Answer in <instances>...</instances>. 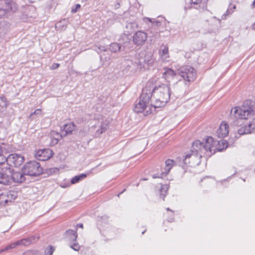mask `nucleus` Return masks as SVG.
<instances>
[{"label": "nucleus", "mask_w": 255, "mask_h": 255, "mask_svg": "<svg viewBox=\"0 0 255 255\" xmlns=\"http://www.w3.org/2000/svg\"><path fill=\"white\" fill-rule=\"evenodd\" d=\"M162 74V77L167 82H170L176 76V72L170 68H166Z\"/></svg>", "instance_id": "nucleus-14"}, {"label": "nucleus", "mask_w": 255, "mask_h": 255, "mask_svg": "<svg viewBox=\"0 0 255 255\" xmlns=\"http://www.w3.org/2000/svg\"><path fill=\"white\" fill-rule=\"evenodd\" d=\"M62 24V21H59L56 23L55 28L57 30H63L66 29V26Z\"/></svg>", "instance_id": "nucleus-33"}, {"label": "nucleus", "mask_w": 255, "mask_h": 255, "mask_svg": "<svg viewBox=\"0 0 255 255\" xmlns=\"http://www.w3.org/2000/svg\"><path fill=\"white\" fill-rule=\"evenodd\" d=\"M7 11L6 9L0 8V18H2L6 15Z\"/></svg>", "instance_id": "nucleus-37"}, {"label": "nucleus", "mask_w": 255, "mask_h": 255, "mask_svg": "<svg viewBox=\"0 0 255 255\" xmlns=\"http://www.w3.org/2000/svg\"><path fill=\"white\" fill-rule=\"evenodd\" d=\"M153 103L151 102L150 93L146 92L144 89L140 96V99L133 109L135 112L137 113L144 112L145 115H148L153 112L156 108H153Z\"/></svg>", "instance_id": "nucleus-4"}, {"label": "nucleus", "mask_w": 255, "mask_h": 255, "mask_svg": "<svg viewBox=\"0 0 255 255\" xmlns=\"http://www.w3.org/2000/svg\"><path fill=\"white\" fill-rule=\"evenodd\" d=\"M38 236H32L27 239H24L18 241L19 243V245H23V246H28L31 243H33L35 242L39 239Z\"/></svg>", "instance_id": "nucleus-20"}, {"label": "nucleus", "mask_w": 255, "mask_h": 255, "mask_svg": "<svg viewBox=\"0 0 255 255\" xmlns=\"http://www.w3.org/2000/svg\"><path fill=\"white\" fill-rule=\"evenodd\" d=\"M50 135L51 138L50 144L51 145H55L57 144L63 136L62 134L55 131H51Z\"/></svg>", "instance_id": "nucleus-17"}, {"label": "nucleus", "mask_w": 255, "mask_h": 255, "mask_svg": "<svg viewBox=\"0 0 255 255\" xmlns=\"http://www.w3.org/2000/svg\"><path fill=\"white\" fill-rule=\"evenodd\" d=\"M20 246L19 241H17L16 242H14V243L10 244V245L7 246L4 249H3L2 250H0V253H1V252H3L4 251H6V250H8L9 249H13V248H15L16 246Z\"/></svg>", "instance_id": "nucleus-30"}, {"label": "nucleus", "mask_w": 255, "mask_h": 255, "mask_svg": "<svg viewBox=\"0 0 255 255\" xmlns=\"http://www.w3.org/2000/svg\"><path fill=\"white\" fill-rule=\"evenodd\" d=\"M77 226H78L79 227L81 228H83V224H79L77 225Z\"/></svg>", "instance_id": "nucleus-46"}, {"label": "nucleus", "mask_w": 255, "mask_h": 255, "mask_svg": "<svg viewBox=\"0 0 255 255\" xmlns=\"http://www.w3.org/2000/svg\"><path fill=\"white\" fill-rule=\"evenodd\" d=\"M41 111L40 109L36 110L33 113L31 114V116H32L34 114L39 115L41 114Z\"/></svg>", "instance_id": "nucleus-43"}, {"label": "nucleus", "mask_w": 255, "mask_h": 255, "mask_svg": "<svg viewBox=\"0 0 255 255\" xmlns=\"http://www.w3.org/2000/svg\"><path fill=\"white\" fill-rule=\"evenodd\" d=\"M7 105L6 99L4 97H0V113L5 111Z\"/></svg>", "instance_id": "nucleus-25"}, {"label": "nucleus", "mask_w": 255, "mask_h": 255, "mask_svg": "<svg viewBox=\"0 0 255 255\" xmlns=\"http://www.w3.org/2000/svg\"><path fill=\"white\" fill-rule=\"evenodd\" d=\"M11 180L15 182H22L25 180L23 173L19 171H14L12 169Z\"/></svg>", "instance_id": "nucleus-15"}, {"label": "nucleus", "mask_w": 255, "mask_h": 255, "mask_svg": "<svg viewBox=\"0 0 255 255\" xmlns=\"http://www.w3.org/2000/svg\"><path fill=\"white\" fill-rule=\"evenodd\" d=\"M144 62L148 65L151 64L153 62L152 56L151 53H148L146 54L144 57Z\"/></svg>", "instance_id": "nucleus-29"}, {"label": "nucleus", "mask_w": 255, "mask_h": 255, "mask_svg": "<svg viewBox=\"0 0 255 255\" xmlns=\"http://www.w3.org/2000/svg\"><path fill=\"white\" fill-rule=\"evenodd\" d=\"M159 53L160 57L163 61H168L169 55L168 52V48L166 46L164 45H161L159 50Z\"/></svg>", "instance_id": "nucleus-18"}, {"label": "nucleus", "mask_w": 255, "mask_h": 255, "mask_svg": "<svg viewBox=\"0 0 255 255\" xmlns=\"http://www.w3.org/2000/svg\"><path fill=\"white\" fill-rule=\"evenodd\" d=\"M229 129L228 124L225 122H222L217 130V136L220 138H223L227 136L229 133Z\"/></svg>", "instance_id": "nucleus-12"}, {"label": "nucleus", "mask_w": 255, "mask_h": 255, "mask_svg": "<svg viewBox=\"0 0 255 255\" xmlns=\"http://www.w3.org/2000/svg\"><path fill=\"white\" fill-rule=\"evenodd\" d=\"M99 50L101 51H106L107 50V48H106L104 46H96Z\"/></svg>", "instance_id": "nucleus-44"}, {"label": "nucleus", "mask_w": 255, "mask_h": 255, "mask_svg": "<svg viewBox=\"0 0 255 255\" xmlns=\"http://www.w3.org/2000/svg\"><path fill=\"white\" fill-rule=\"evenodd\" d=\"M54 249L52 246H50L49 248H47L45 251V254L46 255H52Z\"/></svg>", "instance_id": "nucleus-35"}, {"label": "nucleus", "mask_w": 255, "mask_h": 255, "mask_svg": "<svg viewBox=\"0 0 255 255\" xmlns=\"http://www.w3.org/2000/svg\"><path fill=\"white\" fill-rule=\"evenodd\" d=\"M216 143V141L211 136L208 137L204 142L196 140L193 143L191 153L187 154L185 156V164H189L192 162L199 164L203 156L208 157L215 153Z\"/></svg>", "instance_id": "nucleus-1"}, {"label": "nucleus", "mask_w": 255, "mask_h": 255, "mask_svg": "<svg viewBox=\"0 0 255 255\" xmlns=\"http://www.w3.org/2000/svg\"><path fill=\"white\" fill-rule=\"evenodd\" d=\"M16 197V193L13 191L0 193V204L5 206L8 202H12Z\"/></svg>", "instance_id": "nucleus-9"}, {"label": "nucleus", "mask_w": 255, "mask_h": 255, "mask_svg": "<svg viewBox=\"0 0 255 255\" xmlns=\"http://www.w3.org/2000/svg\"><path fill=\"white\" fill-rule=\"evenodd\" d=\"M81 7V5L79 4H77L75 5L74 7H73L71 9L72 13H75L77 11V10Z\"/></svg>", "instance_id": "nucleus-38"}, {"label": "nucleus", "mask_w": 255, "mask_h": 255, "mask_svg": "<svg viewBox=\"0 0 255 255\" xmlns=\"http://www.w3.org/2000/svg\"><path fill=\"white\" fill-rule=\"evenodd\" d=\"M67 233L70 236V239L73 241H76L77 238V234L76 232L73 230H68Z\"/></svg>", "instance_id": "nucleus-31"}, {"label": "nucleus", "mask_w": 255, "mask_h": 255, "mask_svg": "<svg viewBox=\"0 0 255 255\" xmlns=\"http://www.w3.org/2000/svg\"><path fill=\"white\" fill-rule=\"evenodd\" d=\"M71 248L76 251H78L80 249V247L79 245L77 244H74L73 245L71 246Z\"/></svg>", "instance_id": "nucleus-40"}, {"label": "nucleus", "mask_w": 255, "mask_h": 255, "mask_svg": "<svg viewBox=\"0 0 255 255\" xmlns=\"http://www.w3.org/2000/svg\"><path fill=\"white\" fill-rule=\"evenodd\" d=\"M218 143L220 146H221V144L223 146L222 148L218 149L219 150H221L224 148H226L228 146V142L226 140H222L219 141Z\"/></svg>", "instance_id": "nucleus-34"}, {"label": "nucleus", "mask_w": 255, "mask_h": 255, "mask_svg": "<svg viewBox=\"0 0 255 255\" xmlns=\"http://www.w3.org/2000/svg\"><path fill=\"white\" fill-rule=\"evenodd\" d=\"M138 28V25L136 22H127L126 25V28L127 29L128 32H130L132 30L136 29Z\"/></svg>", "instance_id": "nucleus-24"}, {"label": "nucleus", "mask_w": 255, "mask_h": 255, "mask_svg": "<svg viewBox=\"0 0 255 255\" xmlns=\"http://www.w3.org/2000/svg\"><path fill=\"white\" fill-rule=\"evenodd\" d=\"M202 0H191L192 3L194 4H200Z\"/></svg>", "instance_id": "nucleus-41"}, {"label": "nucleus", "mask_w": 255, "mask_h": 255, "mask_svg": "<svg viewBox=\"0 0 255 255\" xmlns=\"http://www.w3.org/2000/svg\"><path fill=\"white\" fill-rule=\"evenodd\" d=\"M254 128H255V124L254 123V122H253L248 126L241 127L238 129V133L240 135L250 133L252 132V130Z\"/></svg>", "instance_id": "nucleus-16"}, {"label": "nucleus", "mask_w": 255, "mask_h": 255, "mask_svg": "<svg viewBox=\"0 0 255 255\" xmlns=\"http://www.w3.org/2000/svg\"><path fill=\"white\" fill-rule=\"evenodd\" d=\"M76 127L73 123H70L66 124L64 126L63 130L65 131L64 136L68 134L72 133V132L76 129Z\"/></svg>", "instance_id": "nucleus-22"}, {"label": "nucleus", "mask_w": 255, "mask_h": 255, "mask_svg": "<svg viewBox=\"0 0 255 255\" xmlns=\"http://www.w3.org/2000/svg\"><path fill=\"white\" fill-rule=\"evenodd\" d=\"M133 42L137 46L142 45L147 39V34L142 31L136 32L132 36Z\"/></svg>", "instance_id": "nucleus-11"}, {"label": "nucleus", "mask_w": 255, "mask_h": 255, "mask_svg": "<svg viewBox=\"0 0 255 255\" xmlns=\"http://www.w3.org/2000/svg\"><path fill=\"white\" fill-rule=\"evenodd\" d=\"M121 46L117 43H113L110 46V50L114 53H117L120 51Z\"/></svg>", "instance_id": "nucleus-28"}, {"label": "nucleus", "mask_w": 255, "mask_h": 255, "mask_svg": "<svg viewBox=\"0 0 255 255\" xmlns=\"http://www.w3.org/2000/svg\"><path fill=\"white\" fill-rule=\"evenodd\" d=\"M254 110L251 106V102L246 101L242 107H235L232 108L230 112V119L235 125L239 120H246L254 115Z\"/></svg>", "instance_id": "nucleus-3"}, {"label": "nucleus", "mask_w": 255, "mask_h": 255, "mask_svg": "<svg viewBox=\"0 0 255 255\" xmlns=\"http://www.w3.org/2000/svg\"><path fill=\"white\" fill-rule=\"evenodd\" d=\"M168 189V188L166 185L162 186L161 188V197L164 200V198L166 195V194H162L163 191L165 190V193H166V190Z\"/></svg>", "instance_id": "nucleus-36"}, {"label": "nucleus", "mask_w": 255, "mask_h": 255, "mask_svg": "<svg viewBox=\"0 0 255 255\" xmlns=\"http://www.w3.org/2000/svg\"><path fill=\"white\" fill-rule=\"evenodd\" d=\"M59 67V64L58 63H54L51 67V69H55L58 68Z\"/></svg>", "instance_id": "nucleus-42"}, {"label": "nucleus", "mask_w": 255, "mask_h": 255, "mask_svg": "<svg viewBox=\"0 0 255 255\" xmlns=\"http://www.w3.org/2000/svg\"><path fill=\"white\" fill-rule=\"evenodd\" d=\"M179 74L184 80L189 82L194 81L196 78L195 69L189 66L181 67L179 69Z\"/></svg>", "instance_id": "nucleus-7"}, {"label": "nucleus", "mask_w": 255, "mask_h": 255, "mask_svg": "<svg viewBox=\"0 0 255 255\" xmlns=\"http://www.w3.org/2000/svg\"><path fill=\"white\" fill-rule=\"evenodd\" d=\"M145 231H143V232L142 233V234H144V232H145Z\"/></svg>", "instance_id": "nucleus-49"}, {"label": "nucleus", "mask_w": 255, "mask_h": 255, "mask_svg": "<svg viewBox=\"0 0 255 255\" xmlns=\"http://www.w3.org/2000/svg\"><path fill=\"white\" fill-rule=\"evenodd\" d=\"M5 7L8 11H15L17 10V5L16 3L11 0H7L5 2Z\"/></svg>", "instance_id": "nucleus-21"}, {"label": "nucleus", "mask_w": 255, "mask_h": 255, "mask_svg": "<svg viewBox=\"0 0 255 255\" xmlns=\"http://www.w3.org/2000/svg\"><path fill=\"white\" fill-rule=\"evenodd\" d=\"M236 8V6L235 5L230 4L228 9L227 10L226 13H225L222 16V19H226V16L230 14H231L234 11V10Z\"/></svg>", "instance_id": "nucleus-26"}, {"label": "nucleus", "mask_w": 255, "mask_h": 255, "mask_svg": "<svg viewBox=\"0 0 255 255\" xmlns=\"http://www.w3.org/2000/svg\"><path fill=\"white\" fill-rule=\"evenodd\" d=\"M12 169L7 163H3L0 165V184L8 185L11 183L10 175Z\"/></svg>", "instance_id": "nucleus-6"}, {"label": "nucleus", "mask_w": 255, "mask_h": 255, "mask_svg": "<svg viewBox=\"0 0 255 255\" xmlns=\"http://www.w3.org/2000/svg\"><path fill=\"white\" fill-rule=\"evenodd\" d=\"M251 7L252 8L255 7V0H254L252 4L251 5Z\"/></svg>", "instance_id": "nucleus-45"}, {"label": "nucleus", "mask_w": 255, "mask_h": 255, "mask_svg": "<svg viewBox=\"0 0 255 255\" xmlns=\"http://www.w3.org/2000/svg\"><path fill=\"white\" fill-rule=\"evenodd\" d=\"M53 154V151L49 148L43 149L37 151L35 154V157L37 160L46 161L52 157Z\"/></svg>", "instance_id": "nucleus-10"}, {"label": "nucleus", "mask_w": 255, "mask_h": 255, "mask_svg": "<svg viewBox=\"0 0 255 255\" xmlns=\"http://www.w3.org/2000/svg\"><path fill=\"white\" fill-rule=\"evenodd\" d=\"M37 253L35 251H27L24 253L23 255H37Z\"/></svg>", "instance_id": "nucleus-39"}, {"label": "nucleus", "mask_w": 255, "mask_h": 255, "mask_svg": "<svg viewBox=\"0 0 255 255\" xmlns=\"http://www.w3.org/2000/svg\"><path fill=\"white\" fill-rule=\"evenodd\" d=\"M86 176L87 175L86 174H81L79 175H76L71 179V182L72 184H75L80 180L84 179Z\"/></svg>", "instance_id": "nucleus-27"}, {"label": "nucleus", "mask_w": 255, "mask_h": 255, "mask_svg": "<svg viewBox=\"0 0 255 255\" xmlns=\"http://www.w3.org/2000/svg\"><path fill=\"white\" fill-rule=\"evenodd\" d=\"M23 161L24 157L21 155L12 153L6 157L5 163H7L9 167L10 166L19 167L23 163Z\"/></svg>", "instance_id": "nucleus-8"}, {"label": "nucleus", "mask_w": 255, "mask_h": 255, "mask_svg": "<svg viewBox=\"0 0 255 255\" xmlns=\"http://www.w3.org/2000/svg\"><path fill=\"white\" fill-rule=\"evenodd\" d=\"M252 28L253 29H255V22L252 25Z\"/></svg>", "instance_id": "nucleus-48"}, {"label": "nucleus", "mask_w": 255, "mask_h": 255, "mask_svg": "<svg viewBox=\"0 0 255 255\" xmlns=\"http://www.w3.org/2000/svg\"><path fill=\"white\" fill-rule=\"evenodd\" d=\"M166 210H167V211H171V212L172 213V214H173V211H172L171 210H170L169 208H167L166 209Z\"/></svg>", "instance_id": "nucleus-47"}, {"label": "nucleus", "mask_w": 255, "mask_h": 255, "mask_svg": "<svg viewBox=\"0 0 255 255\" xmlns=\"http://www.w3.org/2000/svg\"><path fill=\"white\" fill-rule=\"evenodd\" d=\"M22 171L24 175L36 176L42 173V168L38 162L30 161L24 165Z\"/></svg>", "instance_id": "nucleus-5"}, {"label": "nucleus", "mask_w": 255, "mask_h": 255, "mask_svg": "<svg viewBox=\"0 0 255 255\" xmlns=\"http://www.w3.org/2000/svg\"><path fill=\"white\" fill-rule=\"evenodd\" d=\"M170 88L169 86L162 84L156 86L150 95L151 102L153 103V108H161L164 107L169 101L170 98Z\"/></svg>", "instance_id": "nucleus-2"}, {"label": "nucleus", "mask_w": 255, "mask_h": 255, "mask_svg": "<svg viewBox=\"0 0 255 255\" xmlns=\"http://www.w3.org/2000/svg\"><path fill=\"white\" fill-rule=\"evenodd\" d=\"M109 121L107 119H103L99 126V128L96 130V134L100 135L107 130L108 128Z\"/></svg>", "instance_id": "nucleus-19"}, {"label": "nucleus", "mask_w": 255, "mask_h": 255, "mask_svg": "<svg viewBox=\"0 0 255 255\" xmlns=\"http://www.w3.org/2000/svg\"><path fill=\"white\" fill-rule=\"evenodd\" d=\"M174 164V161L171 159H167L165 161V167L164 169V171H162L161 175H157L156 174H154L152 176V177L153 178H163L165 176H166L168 172H169L170 170L171 169V168L173 167Z\"/></svg>", "instance_id": "nucleus-13"}, {"label": "nucleus", "mask_w": 255, "mask_h": 255, "mask_svg": "<svg viewBox=\"0 0 255 255\" xmlns=\"http://www.w3.org/2000/svg\"><path fill=\"white\" fill-rule=\"evenodd\" d=\"M10 24L5 21L0 23V31L1 32L6 33L10 29Z\"/></svg>", "instance_id": "nucleus-23"}, {"label": "nucleus", "mask_w": 255, "mask_h": 255, "mask_svg": "<svg viewBox=\"0 0 255 255\" xmlns=\"http://www.w3.org/2000/svg\"><path fill=\"white\" fill-rule=\"evenodd\" d=\"M142 19H143V21L145 23H147V22H151L152 23V24H155L157 26L159 25L160 23V22L158 21H156L154 19H151V18H148V17H143Z\"/></svg>", "instance_id": "nucleus-32"}]
</instances>
